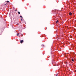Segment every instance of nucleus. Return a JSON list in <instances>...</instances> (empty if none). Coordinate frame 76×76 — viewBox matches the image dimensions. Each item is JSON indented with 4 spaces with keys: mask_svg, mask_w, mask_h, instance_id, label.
<instances>
[{
    "mask_svg": "<svg viewBox=\"0 0 76 76\" xmlns=\"http://www.w3.org/2000/svg\"><path fill=\"white\" fill-rule=\"evenodd\" d=\"M20 42L21 44H22V43H23V40H21L20 41Z\"/></svg>",
    "mask_w": 76,
    "mask_h": 76,
    "instance_id": "1",
    "label": "nucleus"
},
{
    "mask_svg": "<svg viewBox=\"0 0 76 76\" xmlns=\"http://www.w3.org/2000/svg\"><path fill=\"white\" fill-rule=\"evenodd\" d=\"M53 64H56V61H54V62H53Z\"/></svg>",
    "mask_w": 76,
    "mask_h": 76,
    "instance_id": "2",
    "label": "nucleus"
},
{
    "mask_svg": "<svg viewBox=\"0 0 76 76\" xmlns=\"http://www.w3.org/2000/svg\"><path fill=\"white\" fill-rule=\"evenodd\" d=\"M72 15V13L71 12H69V15Z\"/></svg>",
    "mask_w": 76,
    "mask_h": 76,
    "instance_id": "3",
    "label": "nucleus"
},
{
    "mask_svg": "<svg viewBox=\"0 0 76 76\" xmlns=\"http://www.w3.org/2000/svg\"><path fill=\"white\" fill-rule=\"evenodd\" d=\"M58 22V20H57V21L56 22V23H57Z\"/></svg>",
    "mask_w": 76,
    "mask_h": 76,
    "instance_id": "4",
    "label": "nucleus"
},
{
    "mask_svg": "<svg viewBox=\"0 0 76 76\" xmlns=\"http://www.w3.org/2000/svg\"><path fill=\"white\" fill-rule=\"evenodd\" d=\"M18 14H19V15H20V12H18Z\"/></svg>",
    "mask_w": 76,
    "mask_h": 76,
    "instance_id": "5",
    "label": "nucleus"
},
{
    "mask_svg": "<svg viewBox=\"0 0 76 76\" xmlns=\"http://www.w3.org/2000/svg\"><path fill=\"white\" fill-rule=\"evenodd\" d=\"M17 35V36H19V33H18Z\"/></svg>",
    "mask_w": 76,
    "mask_h": 76,
    "instance_id": "6",
    "label": "nucleus"
},
{
    "mask_svg": "<svg viewBox=\"0 0 76 76\" xmlns=\"http://www.w3.org/2000/svg\"><path fill=\"white\" fill-rule=\"evenodd\" d=\"M72 61H74V60H73V59L72 58Z\"/></svg>",
    "mask_w": 76,
    "mask_h": 76,
    "instance_id": "7",
    "label": "nucleus"
},
{
    "mask_svg": "<svg viewBox=\"0 0 76 76\" xmlns=\"http://www.w3.org/2000/svg\"><path fill=\"white\" fill-rule=\"evenodd\" d=\"M7 3H9V1H6Z\"/></svg>",
    "mask_w": 76,
    "mask_h": 76,
    "instance_id": "8",
    "label": "nucleus"
},
{
    "mask_svg": "<svg viewBox=\"0 0 76 76\" xmlns=\"http://www.w3.org/2000/svg\"><path fill=\"white\" fill-rule=\"evenodd\" d=\"M20 18H21L22 19H23V17L22 16H20Z\"/></svg>",
    "mask_w": 76,
    "mask_h": 76,
    "instance_id": "9",
    "label": "nucleus"
},
{
    "mask_svg": "<svg viewBox=\"0 0 76 76\" xmlns=\"http://www.w3.org/2000/svg\"><path fill=\"white\" fill-rule=\"evenodd\" d=\"M56 76H58V74H56Z\"/></svg>",
    "mask_w": 76,
    "mask_h": 76,
    "instance_id": "10",
    "label": "nucleus"
},
{
    "mask_svg": "<svg viewBox=\"0 0 76 76\" xmlns=\"http://www.w3.org/2000/svg\"><path fill=\"white\" fill-rule=\"evenodd\" d=\"M21 21H22V18L21 19Z\"/></svg>",
    "mask_w": 76,
    "mask_h": 76,
    "instance_id": "11",
    "label": "nucleus"
},
{
    "mask_svg": "<svg viewBox=\"0 0 76 76\" xmlns=\"http://www.w3.org/2000/svg\"><path fill=\"white\" fill-rule=\"evenodd\" d=\"M7 4H5V5H6Z\"/></svg>",
    "mask_w": 76,
    "mask_h": 76,
    "instance_id": "12",
    "label": "nucleus"
},
{
    "mask_svg": "<svg viewBox=\"0 0 76 76\" xmlns=\"http://www.w3.org/2000/svg\"><path fill=\"white\" fill-rule=\"evenodd\" d=\"M15 11H16V10H15Z\"/></svg>",
    "mask_w": 76,
    "mask_h": 76,
    "instance_id": "13",
    "label": "nucleus"
}]
</instances>
